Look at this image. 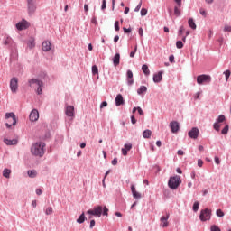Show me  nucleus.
<instances>
[{
    "mask_svg": "<svg viewBox=\"0 0 231 231\" xmlns=\"http://www.w3.org/2000/svg\"><path fill=\"white\" fill-rule=\"evenodd\" d=\"M46 143L43 142L36 143L32 145L31 152L33 156H38L39 158H42L44 156Z\"/></svg>",
    "mask_w": 231,
    "mask_h": 231,
    "instance_id": "obj_1",
    "label": "nucleus"
},
{
    "mask_svg": "<svg viewBox=\"0 0 231 231\" xmlns=\"http://www.w3.org/2000/svg\"><path fill=\"white\" fill-rule=\"evenodd\" d=\"M109 209L107 208V207H102V206H97L96 208H94V209H89L87 211V214H88L89 216H96L97 217H100L103 214V216H109L108 214Z\"/></svg>",
    "mask_w": 231,
    "mask_h": 231,
    "instance_id": "obj_2",
    "label": "nucleus"
},
{
    "mask_svg": "<svg viewBox=\"0 0 231 231\" xmlns=\"http://www.w3.org/2000/svg\"><path fill=\"white\" fill-rule=\"evenodd\" d=\"M180 185H181V178H180V176L175 175L173 177H170L168 187L171 189V190H176Z\"/></svg>",
    "mask_w": 231,
    "mask_h": 231,
    "instance_id": "obj_3",
    "label": "nucleus"
},
{
    "mask_svg": "<svg viewBox=\"0 0 231 231\" xmlns=\"http://www.w3.org/2000/svg\"><path fill=\"white\" fill-rule=\"evenodd\" d=\"M28 83H29L30 88H32V86L33 84L38 86V88L36 89V93H37V95H42V88H44V83L42 80H39L37 79H31L28 80Z\"/></svg>",
    "mask_w": 231,
    "mask_h": 231,
    "instance_id": "obj_4",
    "label": "nucleus"
},
{
    "mask_svg": "<svg viewBox=\"0 0 231 231\" xmlns=\"http://www.w3.org/2000/svg\"><path fill=\"white\" fill-rule=\"evenodd\" d=\"M211 217H212V210L208 208H205L200 211V215H199L200 221L202 222L210 221Z\"/></svg>",
    "mask_w": 231,
    "mask_h": 231,
    "instance_id": "obj_5",
    "label": "nucleus"
},
{
    "mask_svg": "<svg viewBox=\"0 0 231 231\" xmlns=\"http://www.w3.org/2000/svg\"><path fill=\"white\" fill-rule=\"evenodd\" d=\"M5 120H9V118H12L13 122L12 124L10 123H5V126L7 127V129H10V127H12V125H17V117L15 116V114L13 112L10 113H6L5 116Z\"/></svg>",
    "mask_w": 231,
    "mask_h": 231,
    "instance_id": "obj_6",
    "label": "nucleus"
},
{
    "mask_svg": "<svg viewBox=\"0 0 231 231\" xmlns=\"http://www.w3.org/2000/svg\"><path fill=\"white\" fill-rule=\"evenodd\" d=\"M212 78L209 75L202 74L197 77V84L201 86V84L210 83Z\"/></svg>",
    "mask_w": 231,
    "mask_h": 231,
    "instance_id": "obj_7",
    "label": "nucleus"
},
{
    "mask_svg": "<svg viewBox=\"0 0 231 231\" xmlns=\"http://www.w3.org/2000/svg\"><path fill=\"white\" fill-rule=\"evenodd\" d=\"M225 120H226V117H225L224 115L218 116L216 122L213 124V128L215 129V131L219 133V131L221 129V124H223V122H225Z\"/></svg>",
    "mask_w": 231,
    "mask_h": 231,
    "instance_id": "obj_8",
    "label": "nucleus"
},
{
    "mask_svg": "<svg viewBox=\"0 0 231 231\" xmlns=\"http://www.w3.org/2000/svg\"><path fill=\"white\" fill-rule=\"evenodd\" d=\"M10 89L12 93H17V90L19 89V79L16 77H14L10 80Z\"/></svg>",
    "mask_w": 231,
    "mask_h": 231,
    "instance_id": "obj_9",
    "label": "nucleus"
},
{
    "mask_svg": "<svg viewBox=\"0 0 231 231\" xmlns=\"http://www.w3.org/2000/svg\"><path fill=\"white\" fill-rule=\"evenodd\" d=\"M28 14L33 15L35 11L37 10V5H35V1L27 2Z\"/></svg>",
    "mask_w": 231,
    "mask_h": 231,
    "instance_id": "obj_10",
    "label": "nucleus"
},
{
    "mask_svg": "<svg viewBox=\"0 0 231 231\" xmlns=\"http://www.w3.org/2000/svg\"><path fill=\"white\" fill-rule=\"evenodd\" d=\"M188 136L192 140H198V136H199V129L198 127L191 128V130L188 132Z\"/></svg>",
    "mask_w": 231,
    "mask_h": 231,
    "instance_id": "obj_11",
    "label": "nucleus"
},
{
    "mask_svg": "<svg viewBox=\"0 0 231 231\" xmlns=\"http://www.w3.org/2000/svg\"><path fill=\"white\" fill-rule=\"evenodd\" d=\"M169 217H171V215L169 213H166V216H162L160 218V226H162V228H167L169 226Z\"/></svg>",
    "mask_w": 231,
    "mask_h": 231,
    "instance_id": "obj_12",
    "label": "nucleus"
},
{
    "mask_svg": "<svg viewBox=\"0 0 231 231\" xmlns=\"http://www.w3.org/2000/svg\"><path fill=\"white\" fill-rule=\"evenodd\" d=\"M29 120H31V122H37V120H39V111L37 109H32L31 111Z\"/></svg>",
    "mask_w": 231,
    "mask_h": 231,
    "instance_id": "obj_13",
    "label": "nucleus"
},
{
    "mask_svg": "<svg viewBox=\"0 0 231 231\" xmlns=\"http://www.w3.org/2000/svg\"><path fill=\"white\" fill-rule=\"evenodd\" d=\"M28 26H30V23H28V21L26 20H23L22 22H19L18 23H16V28L17 30H20V31L26 30Z\"/></svg>",
    "mask_w": 231,
    "mask_h": 231,
    "instance_id": "obj_14",
    "label": "nucleus"
},
{
    "mask_svg": "<svg viewBox=\"0 0 231 231\" xmlns=\"http://www.w3.org/2000/svg\"><path fill=\"white\" fill-rule=\"evenodd\" d=\"M170 128L171 133H178L180 131V123L177 121H171L170 123Z\"/></svg>",
    "mask_w": 231,
    "mask_h": 231,
    "instance_id": "obj_15",
    "label": "nucleus"
},
{
    "mask_svg": "<svg viewBox=\"0 0 231 231\" xmlns=\"http://www.w3.org/2000/svg\"><path fill=\"white\" fill-rule=\"evenodd\" d=\"M126 82L127 86H133L134 84V79H133V71L127 70L126 72Z\"/></svg>",
    "mask_w": 231,
    "mask_h": 231,
    "instance_id": "obj_16",
    "label": "nucleus"
},
{
    "mask_svg": "<svg viewBox=\"0 0 231 231\" xmlns=\"http://www.w3.org/2000/svg\"><path fill=\"white\" fill-rule=\"evenodd\" d=\"M42 51H50V50H51V42L44 41L42 43Z\"/></svg>",
    "mask_w": 231,
    "mask_h": 231,
    "instance_id": "obj_17",
    "label": "nucleus"
},
{
    "mask_svg": "<svg viewBox=\"0 0 231 231\" xmlns=\"http://www.w3.org/2000/svg\"><path fill=\"white\" fill-rule=\"evenodd\" d=\"M162 75H163V71H159L158 73L153 74V82H155V84L162 82L163 79V76Z\"/></svg>",
    "mask_w": 231,
    "mask_h": 231,
    "instance_id": "obj_18",
    "label": "nucleus"
},
{
    "mask_svg": "<svg viewBox=\"0 0 231 231\" xmlns=\"http://www.w3.org/2000/svg\"><path fill=\"white\" fill-rule=\"evenodd\" d=\"M124 104H125L124 97H122V94H118L116 97V106L119 107V106H124Z\"/></svg>",
    "mask_w": 231,
    "mask_h": 231,
    "instance_id": "obj_19",
    "label": "nucleus"
},
{
    "mask_svg": "<svg viewBox=\"0 0 231 231\" xmlns=\"http://www.w3.org/2000/svg\"><path fill=\"white\" fill-rule=\"evenodd\" d=\"M4 143L5 145H17V143H19V140L4 138Z\"/></svg>",
    "mask_w": 231,
    "mask_h": 231,
    "instance_id": "obj_20",
    "label": "nucleus"
},
{
    "mask_svg": "<svg viewBox=\"0 0 231 231\" xmlns=\"http://www.w3.org/2000/svg\"><path fill=\"white\" fill-rule=\"evenodd\" d=\"M65 113H66L67 116H74L75 107L73 106H68L66 107Z\"/></svg>",
    "mask_w": 231,
    "mask_h": 231,
    "instance_id": "obj_21",
    "label": "nucleus"
},
{
    "mask_svg": "<svg viewBox=\"0 0 231 231\" xmlns=\"http://www.w3.org/2000/svg\"><path fill=\"white\" fill-rule=\"evenodd\" d=\"M131 190H132L133 198H134V199H140L142 198V194L136 191V188L133 184L131 185Z\"/></svg>",
    "mask_w": 231,
    "mask_h": 231,
    "instance_id": "obj_22",
    "label": "nucleus"
},
{
    "mask_svg": "<svg viewBox=\"0 0 231 231\" xmlns=\"http://www.w3.org/2000/svg\"><path fill=\"white\" fill-rule=\"evenodd\" d=\"M113 64L114 66H118V64H120V53H116L113 58Z\"/></svg>",
    "mask_w": 231,
    "mask_h": 231,
    "instance_id": "obj_23",
    "label": "nucleus"
},
{
    "mask_svg": "<svg viewBox=\"0 0 231 231\" xmlns=\"http://www.w3.org/2000/svg\"><path fill=\"white\" fill-rule=\"evenodd\" d=\"M145 93H147V87H145V86H141V87L137 89V94H138V95H145Z\"/></svg>",
    "mask_w": 231,
    "mask_h": 231,
    "instance_id": "obj_24",
    "label": "nucleus"
},
{
    "mask_svg": "<svg viewBox=\"0 0 231 231\" xmlns=\"http://www.w3.org/2000/svg\"><path fill=\"white\" fill-rule=\"evenodd\" d=\"M142 71L146 76L151 75V70H149V66H147L146 64L142 66Z\"/></svg>",
    "mask_w": 231,
    "mask_h": 231,
    "instance_id": "obj_25",
    "label": "nucleus"
},
{
    "mask_svg": "<svg viewBox=\"0 0 231 231\" xmlns=\"http://www.w3.org/2000/svg\"><path fill=\"white\" fill-rule=\"evenodd\" d=\"M180 8L181 6L178 5L174 6V15H176V17H180V15H181V11H180Z\"/></svg>",
    "mask_w": 231,
    "mask_h": 231,
    "instance_id": "obj_26",
    "label": "nucleus"
},
{
    "mask_svg": "<svg viewBox=\"0 0 231 231\" xmlns=\"http://www.w3.org/2000/svg\"><path fill=\"white\" fill-rule=\"evenodd\" d=\"M188 23L189 28H191V30H196L197 26H196V23H194V19L189 18L188 21Z\"/></svg>",
    "mask_w": 231,
    "mask_h": 231,
    "instance_id": "obj_27",
    "label": "nucleus"
},
{
    "mask_svg": "<svg viewBox=\"0 0 231 231\" xmlns=\"http://www.w3.org/2000/svg\"><path fill=\"white\" fill-rule=\"evenodd\" d=\"M27 174H28L29 178H36L37 177V171H35V170H29L27 171Z\"/></svg>",
    "mask_w": 231,
    "mask_h": 231,
    "instance_id": "obj_28",
    "label": "nucleus"
},
{
    "mask_svg": "<svg viewBox=\"0 0 231 231\" xmlns=\"http://www.w3.org/2000/svg\"><path fill=\"white\" fill-rule=\"evenodd\" d=\"M10 174H12V170L10 169H4L3 171V176L4 178H10Z\"/></svg>",
    "mask_w": 231,
    "mask_h": 231,
    "instance_id": "obj_29",
    "label": "nucleus"
},
{
    "mask_svg": "<svg viewBox=\"0 0 231 231\" xmlns=\"http://www.w3.org/2000/svg\"><path fill=\"white\" fill-rule=\"evenodd\" d=\"M84 221H86V215L84 213H82L79 217L77 219V223H79V225H82V223H84Z\"/></svg>",
    "mask_w": 231,
    "mask_h": 231,
    "instance_id": "obj_30",
    "label": "nucleus"
},
{
    "mask_svg": "<svg viewBox=\"0 0 231 231\" xmlns=\"http://www.w3.org/2000/svg\"><path fill=\"white\" fill-rule=\"evenodd\" d=\"M151 134H152V132L151 130H144L143 132V136L144 138H151Z\"/></svg>",
    "mask_w": 231,
    "mask_h": 231,
    "instance_id": "obj_31",
    "label": "nucleus"
},
{
    "mask_svg": "<svg viewBox=\"0 0 231 231\" xmlns=\"http://www.w3.org/2000/svg\"><path fill=\"white\" fill-rule=\"evenodd\" d=\"M28 48L32 50V48H35V40H29L27 42Z\"/></svg>",
    "mask_w": 231,
    "mask_h": 231,
    "instance_id": "obj_32",
    "label": "nucleus"
},
{
    "mask_svg": "<svg viewBox=\"0 0 231 231\" xmlns=\"http://www.w3.org/2000/svg\"><path fill=\"white\" fill-rule=\"evenodd\" d=\"M229 129H230V126L228 125H226L221 131V134H228Z\"/></svg>",
    "mask_w": 231,
    "mask_h": 231,
    "instance_id": "obj_33",
    "label": "nucleus"
},
{
    "mask_svg": "<svg viewBox=\"0 0 231 231\" xmlns=\"http://www.w3.org/2000/svg\"><path fill=\"white\" fill-rule=\"evenodd\" d=\"M216 216H217V217H224L225 212H223V210H221V209H217Z\"/></svg>",
    "mask_w": 231,
    "mask_h": 231,
    "instance_id": "obj_34",
    "label": "nucleus"
},
{
    "mask_svg": "<svg viewBox=\"0 0 231 231\" xmlns=\"http://www.w3.org/2000/svg\"><path fill=\"white\" fill-rule=\"evenodd\" d=\"M198 210H199V202L195 201L193 204V212H198Z\"/></svg>",
    "mask_w": 231,
    "mask_h": 231,
    "instance_id": "obj_35",
    "label": "nucleus"
},
{
    "mask_svg": "<svg viewBox=\"0 0 231 231\" xmlns=\"http://www.w3.org/2000/svg\"><path fill=\"white\" fill-rule=\"evenodd\" d=\"M92 75H98V67L97 65L92 66Z\"/></svg>",
    "mask_w": 231,
    "mask_h": 231,
    "instance_id": "obj_36",
    "label": "nucleus"
},
{
    "mask_svg": "<svg viewBox=\"0 0 231 231\" xmlns=\"http://www.w3.org/2000/svg\"><path fill=\"white\" fill-rule=\"evenodd\" d=\"M224 75L226 77V82H228V79H230L231 71L229 69L224 71Z\"/></svg>",
    "mask_w": 231,
    "mask_h": 231,
    "instance_id": "obj_37",
    "label": "nucleus"
},
{
    "mask_svg": "<svg viewBox=\"0 0 231 231\" xmlns=\"http://www.w3.org/2000/svg\"><path fill=\"white\" fill-rule=\"evenodd\" d=\"M45 214L46 216H51L53 214V208L51 207L47 208Z\"/></svg>",
    "mask_w": 231,
    "mask_h": 231,
    "instance_id": "obj_38",
    "label": "nucleus"
},
{
    "mask_svg": "<svg viewBox=\"0 0 231 231\" xmlns=\"http://www.w3.org/2000/svg\"><path fill=\"white\" fill-rule=\"evenodd\" d=\"M4 44H5V46H8V45L12 44V38L7 37V38L4 41Z\"/></svg>",
    "mask_w": 231,
    "mask_h": 231,
    "instance_id": "obj_39",
    "label": "nucleus"
},
{
    "mask_svg": "<svg viewBox=\"0 0 231 231\" xmlns=\"http://www.w3.org/2000/svg\"><path fill=\"white\" fill-rule=\"evenodd\" d=\"M176 47L178 48V50H181V48H183V42L177 41Z\"/></svg>",
    "mask_w": 231,
    "mask_h": 231,
    "instance_id": "obj_40",
    "label": "nucleus"
},
{
    "mask_svg": "<svg viewBox=\"0 0 231 231\" xmlns=\"http://www.w3.org/2000/svg\"><path fill=\"white\" fill-rule=\"evenodd\" d=\"M115 30L116 32H120V22L118 21L115 22Z\"/></svg>",
    "mask_w": 231,
    "mask_h": 231,
    "instance_id": "obj_41",
    "label": "nucleus"
},
{
    "mask_svg": "<svg viewBox=\"0 0 231 231\" xmlns=\"http://www.w3.org/2000/svg\"><path fill=\"white\" fill-rule=\"evenodd\" d=\"M210 231H221V228H219V226L213 225L210 227Z\"/></svg>",
    "mask_w": 231,
    "mask_h": 231,
    "instance_id": "obj_42",
    "label": "nucleus"
},
{
    "mask_svg": "<svg viewBox=\"0 0 231 231\" xmlns=\"http://www.w3.org/2000/svg\"><path fill=\"white\" fill-rule=\"evenodd\" d=\"M147 15V9L146 8H142L141 9V16L145 17Z\"/></svg>",
    "mask_w": 231,
    "mask_h": 231,
    "instance_id": "obj_43",
    "label": "nucleus"
},
{
    "mask_svg": "<svg viewBox=\"0 0 231 231\" xmlns=\"http://www.w3.org/2000/svg\"><path fill=\"white\" fill-rule=\"evenodd\" d=\"M124 149H125L126 151H131V149H133V144L125 143Z\"/></svg>",
    "mask_w": 231,
    "mask_h": 231,
    "instance_id": "obj_44",
    "label": "nucleus"
},
{
    "mask_svg": "<svg viewBox=\"0 0 231 231\" xmlns=\"http://www.w3.org/2000/svg\"><path fill=\"white\" fill-rule=\"evenodd\" d=\"M140 8H142V0L139 2L137 6L134 8V12H140Z\"/></svg>",
    "mask_w": 231,
    "mask_h": 231,
    "instance_id": "obj_45",
    "label": "nucleus"
},
{
    "mask_svg": "<svg viewBox=\"0 0 231 231\" xmlns=\"http://www.w3.org/2000/svg\"><path fill=\"white\" fill-rule=\"evenodd\" d=\"M106 3H107V1H106V0H103V1H102L101 10H106Z\"/></svg>",
    "mask_w": 231,
    "mask_h": 231,
    "instance_id": "obj_46",
    "label": "nucleus"
},
{
    "mask_svg": "<svg viewBox=\"0 0 231 231\" xmlns=\"http://www.w3.org/2000/svg\"><path fill=\"white\" fill-rule=\"evenodd\" d=\"M138 50L137 47L134 48V50L133 51L130 52V57L133 59V57H134L136 51Z\"/></svg>",
    "mask_w": 231,
    "mask_h": 231,
    "instance_id": "obj_47",
    "label": "nucleus"
},
{
    "mask_svg": "<svg viewBox=\"0 0 231 231\" xmlns=\"http://www.w3.org/2000/svg\"><path fill=\"white\" fill-rule=\"evenodd\" d=\"M224 32H231V26L230 25H225Z\"/></svg>",
    "mask_w": 231,
    "mask_h": 231,
    "instance_id": "obj_48",
    "label": "nucleus"
},
{
    "mask_svg": "<svg viewBox=\"0 0 231 231\" xmlns=\"http://www.w3.org/2000/svg\"><path fill=\"white\" fill-rule=\"evenodd\" d=\"M137 111H138V114L141 115V116H143V110H142V107L140 106H137Z\"/></svg>",
    "mask_w": 231,
    "mask_h": 231,
    "instance_id": "obj_49",
    "label": "nucleus"
},
{
    "mask_svg": "<svg viewBox=\"0 0 231 231\" xmlns=\"http://www.w3.org/2000/svg\"><path fill=\"white\" fill-rule=\"evenodd\" d=\"M199 14H200V15H203V17H207V11L206 10L200 9Z\"/></svg>",
    "mask_w": 231,
    "mask_h": 231,
    "instance_id": "obj_50",
    "label": "nucleus"
},
{
    "mask_svg": "<svg viewBox=\"0 0 231 231\" xmlns=\"http://www.w3.org/2000/svg\"><path fill=\"white\" fill-rule=\"evenodd\" d=\"M104 107H107V102L106 101H103L100 105V108H104Z\"/></svg>",
    "mask_w": 231,
    "mask_h": 231,
    "instance_id": "obj_51",
    "label": "nucleus"
},
{
    "mask_svg": "<svg viewBox=\"0 0 231 231\" xmlns=\"http://www.w3.org/2000/svg\"><path fill=\"white\" fill-rule=\"evenodd\" d=\"M198 167H203V160L201 159L198 160Z\"/></svg>",
    "mask_w": 231,
    "mask_h": 231,
    "instance_id": "obj_52",
    "label": "nucleus"
},
{
    "mask_svg": "<svg viewBox=\"0 0 231 231\" xmlns=\"http://www.w3.org/2000/svg\"><path fill=\"white\" fill-rule=\"evenodd\" d=\"M215 163H217V165H219V163H221L219 157H217V156L215 157Z\"/></svg>",
    "mask_w": 231,
    "mask_h": 231,
    "instance_id": "obj_53",
    "label": "nucleus"
},
{
    "mask_svg": "<svg viewBox=\"0 0 231 231\" xmlns=\"http://www.w3.org/2000/svg\"><path fill=\"white\" fill-rule=\"evenodd\" d=\"M138 33H139L140 37H143V29L139 28Z\"/></svg>",
    "mask_w": 231,
    "mask_h": 231,
    "instance_id": "obj_54",
    "label": "nucleus"
},
{
    "mask_svg": "<svg viewBox=\"0 0 231 231\" xmlns=\"http://www.w3.org/2000/svg\"><path fill=\"white\" fill-rule=\"evenodd\" d=\"M131 122L132 124L134 125V124H136V118L134 117V116H131Z\"/></svg>",
    "mask_w": 231,
    "mask_h": 231,
    "instance_id": "obj_55",
    "label": "nucleus"
},
{
    "mask_svg": "<svg viewBox=\"0 0 231 231\" xmlns=\"http://www.w3.org/2000/svg\"><path fill=\"white\" fill-rule=\"evenodd\" d=\"M36 194H37V196H41L42 194V189H36Z\"/></svg>",
    "mask_w": 231,
    "mask_h": 231,
    "instance_id": "obj_56",
    "label": "nucleus"
},
{
    "mask_svg": "<svg viewBox=\"0 0 231 231\" xmlns=\"http://www.w3.org/2000/svg\"><path fill=\"white\" fill-rule=\"evenodd\" d=\"M123 156H127V150L125 148H122Z\"/></svg>",
    "mask_w": 231,
    "mask_h": 231,
    "instance_id": "obj_57",
    "label": "nucleus"
},
{
    "mask_svg": "<svg viewBox=\"0 0 231 231\" xmlns=\"http://www.w3.org/2000/svg\"><path fill=\"white\" fill-rule=\"evenodd\" d=\"M123 30H124V32H125V33H131V28H123Z\"/></svg>",
    "mask_w": 231,
    "mask_h": 231,
    "instance_id": "obj_58",
    "label": "nucleus"
},
{
    "mask_svg": "<svg viewBox=\"0 0 231 231\" xmlns=\"http://www.w3.org/2000/svg\"><path fill=\"white\" fill-rule=\"evenodd\" d=\"M118 163V159L117 158H114L112 161V165H116Z\"/></svg>",
    "mask_w": 231,
    "mask_h": 231,
    "instance_id": "obj_59",
    "label": "nucleus"
},
{
    "mask_svg": "<svg viewBox=\"0 0 231 231\" xmlns=\"http://www.w3.org/2000/svg\"><path fill=\"white\" fill-rule=\"evenodd\" d=\"M184 30L185 29L183 28V26H180V28L179 29V35H182Z\"/></svg>",
    "mask_w": 231,
    "mask_h": 231,
    "instance_id": "obj_60",
    "label": "nucleus"
},
{
    "mask_svg": "<svg viewBox=\"0 0 231 231\" xmlns=\"http://www.w3.org/2000/svg\"><path fill=\"white\" fill-rule=\"evenodd\" d=\"M95 225H96L95 220H91V221H90L89 228H93V227L95 226Z\"/></svg>",
    "mask_w": 231,
    "mask_h": 231,
    "instance_id": "obj_61",
    "label": "nucleus"
},
{
    "mask_svg": "<svg viewBox=\"0 0 231 231\" xmlns=\"http://www.w3.org/2000/svg\"><path fill=\"white\" fill-rule=\"evenodd\" d=\"M200 95H201L200 92H197V93L195 94V96H194L195 100H198V98H199V96H200Z\"/></svg>",
    "mask_w": 231,
    "mask_h": 231,
    "instance_id": "obj_62",
    "label": "nucleus"
},
{
    "mask_svg": "<svg viewBox=\"0 0 231 231\" xmlns=\"http://www.w3.org/2000/svg\"><path fill=\"white\" fill-rule=\"evenodd\" d=\"M84 11L89 12V5H88L87 4L84 5Z\"/></svg>",
    "mask_w": 231,
    "mask_h": 231,
    "instance_id": "obj_63",
    "label": "nucleus"
},
{
    "mask_svg": "<svg viewBox=\"0 0 231 231\" xmlns=\"http://www.w3.org/2000/svg\"><path fill=\"white\" fill-rule=\"evenodd\" d=\"M169 60H170V62L172 64V62H174V55H171V56L169 57Z\"/></svg>",
    "mask_w": 231,
    "mask_h": 231,
    "instance_id": "obj_64",
    "label": "nucleus"
}]
</instances>
